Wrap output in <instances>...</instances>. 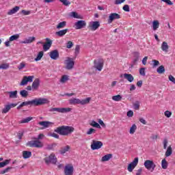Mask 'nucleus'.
<instances>
[{"mask_svg":"<svg viewBox=\"0 0 175 175\" xmlns=\"http://www.w3.org/2000/svg\"><path fill=\"white\" fill-rule=\"evenodd\" d=\"M49 100L44 98H35L30 101H25L21 104V107L24 106H42V105H47Z\"/></svg>","mask_w":175,"mask_h":175,"instance_id":"nucleus-1","label":"nucleus"},{"mask_svg":"<svg viewBox=\"0 0 175 175\" xmlns=\"http://www.w3.org/2000/svg\"><path fill=\"white\" fill-rule=\"evenodd\" d=\"M75 131V128L69 126H62L60 127H57L55 130V132L56 133H59V135H62V136H66L72 132Z\"/></svg>","mask_w":175,"mask_h":175,"instance_id":"nucleus-2","label":"nucleus"},{"mask_svg":"<svg viewBox=\"0 0 175 175\" xmlns=\"http://www.w3.org/2000/svg\"><path fill=\"white\" fill-rule=\"evenodd\" d=\"M91 101V97H88L83 100H80L79 98H71L68 100L70 105H88Z\"/></svg>","mask_w":175,"mask_h":175,"instance_id":"nucleus-3","label":"nucleus"},{"mask_svg":"<svg viewBox=\"0 0 175 175\" xmlns=\"http://www.w3.org/2000/svg\"><path fill=\"white\" fill-rule=\"evenodd\" d=\"M27 146L29 147H34L35 148H42V147H43V143L39 141V139H36L28 142L27 143Z\"/></svg>","mask_w":175,"mask_h":175,"instance_id":"nucleus-4","label":"nucleus"},{"mask_svg":"<svg viewBox=\"0 0 175 175\" xmlns=\"http://www.w3.org/2000/svg\"><path fill=\"white\" fill-rule=\"evenodd\" d=\"M103 146V143L100 141H96L95 139H93L92 141V144H91V149L93 150V151H94L95 150H99L100 148H102V147Z\"/></svg>","mask_w":175,"mask_h":175,"instance_id":"nucleus-5","label":"nucleus"},{"mask_svg":"<svg viewBox=\"0 0 175 175\" xmlns=\"http://www.w3.org/2000/svg\"><path fill=\"white\" fill-rule=\"evenodd\" d=\"M146 169L148 170H151V172H154L157 165L154 163V161L151 160H146L144 163Z\"/></svg>","mask_w":175,"mask_h":175,"instance_id":"nucleus-6","label":"nucleus"},{"mask_svg":"<svg viewBox=\"0 0 175 175\" xmlns=\"http://www.w3.org/2000/svg\"><path fill=\"white\" fill-rule=\"evenodd\" d=\"M137 163H139V158L135 157L134 160L128 165L127 170L130 173L133 172V169H135L137 166Z\"/></svg>","mask_w":175,"mask_h":175,"instance_id":"nucleus-7","label":"nucleus"},{"mask_svg":"<svg viewBox=\"0 0 175 175\" xmlns=\"http://www.w3.org/2000/svg\"><path fill=\"white\" fill-rule=\"evenodd\" d=\"M103 65H104L103 59H98L97 60H94V68L95 69L98 70V72L102 71V70L103 69Z\"/></svg>","mask_w":175,"mask_h":175,"instance_id":"nucleus-8","label":"nucleus"},{"mask_svg":"<svg viewBox=\"0 0 175 175\" xmlns=\"http://www.w3.org/2000/svg\"><path fill=\"white\" fill-rule=\"evenodd\" d=\"M45 163L49 165V163H53V165H55L57 163V157H55V154H51L49 157H46L44 159Z\"/></svg>","mask_w":175,"mask_h":175,"instance_id":"nucleus-9","label":"nucleus"},{"mask_svg":"<svg viewBox=\"0 0 175 175\" xmlns=\"http://www.w3.org/2000/svg\"><path fill=\"white\" fill-rule=\"evenodd\" d=\"M66 69L68 70H71V69L75 66V61L72 57H67V59L65 60Z\"/></svg>","mask_w":175,"mask_h":175,"instance_id":"nucleus-10","label":"nucleus"},{"mask_svg":"<svg viewBox=\"0 0 175 175\" xmlns=\"http://www.w3.org/2000/svg\"><path fill=\"white\" fill-rule=\"evenodd\" d=\"M34 76H25L22 79L20 85H27L28 83H32L33 81Z\"/></svg>","mask_w":175,"mask_h":175,"instance_id":"nucleus-11","label":"nucleus"},{"mask_svg":"<svg viewBox=\"0 0 175 175\" xmlns=\"http://www.w3.org/2000/svg\"><path fill=\"white\" fill-rule=\"evenodd\" d=\"M87 27V22L85 21H77L75 23V29H83V28H85Z\"/></svg>","mask_w":175,"mask_h":175,"instance_id":"nucleus-12","label":"nucleus"},{"mask_svg":"<svg viewBox=\"0 0 175 175\" xmlns=\"http://www.w3.org/2000/svg\"><path fill=\"white\" fill-rule=\"evenodd\" d=\"M99 27H100V23L99 21H91L89 23L88 28L90 31H96Z\"/></svg>","mask_w":175,"mask_h":175,"instance_id":"nucleus-13","label":"nucleus"},{"mask_svg":"<svg viewBox=\"0 0 175 175\" xmlns=\"http://www.w3.org/2000/svg\"><path fill=\"white\" fill-rule=\"evenodd\" d=\"M75 168L72 164H68L64 167V174L65 175H73Z\"/></svg>","mask_w":175,"mask_h":175,"instance_id":"nucleus-14","label":"nucleus"},{"mask_svg":"<svg viewBox=\"0 0 175 175\" xmlns=\"http://www.w3.org/2000/svg\"><path fill=\"white\" fill-rule=\"evenodd\" d=\"M49 111H57V113H69L72 111L71 108H51Z\"/></svg>","mask_w":175,"mask_h":175,"instance_id":"nucleus-15","label":"nucleus"},{"mask_svg":"<svg viewBox=\"0 0 175 175\" xmlns=\"http://www.w3.org/2000/svg\"><path fill=\"white\" fill-rule=\"evenodd\" d=\"M120 18H121V15L117 13H111L109 16L108 23L111 24L114 20H120Z\"/></svg>","mask_w":175,"mask_h":175,"instance_id":"nucleus-16","label":"nucleus"},{"mask_svg":"<svg viewBox=\"0 0 175 175\" xmlns=\"http://www.w3.org/2000/svg\"><path fill=\"white\" fill-rule=\"evenodd\" d=\"M45 40L46 43L43 44V50L44 51H48V50H50V47H51V45L53 44V40L49 38H46Z\"/></svg>","mask_w":175,"mask_h":175,"instance_id":"nucleus-17","label":"nucleus"},{"mask_svg":"<svg viewBox=\"0 0 175 175\" xmlns=\"http://www.w3.org/2000/svg\"><path fill=\"white\" fill-rule=\"evenodd\" d=\"M17 106V104L11 103L5 105L4 108L2 109V114H6V113H8L10 110V109H13V107H16Z\"/></svg>","mask_w":175,"mask_h":175,"instance_id":"nucleus-18","label":"nucleus"},{"mask_svg":"<svg viewBox=\"0 0 175 175\" xmlns=\"http://www.w3.org/2000/svg\"><path fill=\"white\" fill-rule=\"evenodd\" d=\"M40 126H43L42 129H46V128H50V126H53L54 125V123L49 121H42L39 122L38 123Z\"/></svg>","mask_w":175,"mask_h":175,"instance_id":"nucleus-19","label":"nucleus"},{"mask_svg":"<svg viewBox=\"0 0 175 175\" xmlns=\"http://www.w3.org/2000/svg\"><path fill=\"white\" fill-rule=\"evenodd\" d=\"M40 85V80L38 78H36L32 85H31V88L33 91H36L38 90L39 86Z\"/></svg>","mask_w":175,"mask_h":175,"instance_id":"nucleus-20","label":"nucleus"},{"mask_svg":"<svg viewBox=\"0 0 175 175\" xmlns=\"http://www.w3.org/2000/svg\"><path fill=\"white\" fill-rule=\"evenodd\" d=\"M49 56L51 59H58L59 57V53L57 50H54L50 52Z\"/></svg>","mask_w":175,"mask_h":175,"instance_id":"nucleus-21","label":"nucleus"},{"mask_svg":"<svg viewBox=\"0 0 175 175\" xmlns=\"http://www.w3.org/2000/svg\"><path fill=\"white\" fill-rule=\"evenodd\" d=\"M123 76L124 79H126V80H127V81H129V83H132L133 80H135L133 75L124 73Z\"/></svg>","mask_w":175,"mask_h":175,"instance_id":"nucleus-22","label":"nucleus"},{"mask_svg":"<svg viewBox=\"0 0 175 175\" xmlns=\"http://www.w3.org/2000/svg\"><path fill=\"white\" fill-rule=\"evenodd\" d=\"M20 10V7L15 6L12 10H10L9 12L7 13L8 16H12V14H15V13H17Z\"/></svg>","mask_w":175,"mask_h":175,"instance_id":"nucleus-23","label":"nucleus"},{"mask_svg":"<svg viewBox=\"0 0 175 175\" xmlns=\"http://www.w3.org/2000/svg\"><path fill=\"white\" fill-rule=\"evenodd\" d=\"M113 158V154H107L105 156H103L101 159V162H107L110 161Z\"/></svg>","mask_w":175,"mask_h":175,"instance_id":"nucleus-24","label":"nucleus"},{"mask_svg":"<svg viewBox=\"0 0 175 175\" xmlns=\"http://www.w3.org/2000/svg\"><path fill=\"white\" fill-rule=\"evenodd\" d=\"M68 31H69L68 29H63V30H60L59 31H57L55 33V35L57 36H59L60 38L62 37V36H64V35H66V33L68 32Z\"/></svg>","mask_w":175,"mask_h":175,"instance_id":"nucleus-25","label":"nucleus"},{"mask_svg":"<svg viewBox=\"0 0 175 175\" xmlns=\"http://www.w3.org/2000/svg\"><path fill=\"white\" fill-rule=\"evenodd\" d=\"M8 94H9V98L10 99H16L17 98V90L13 91V92H8Z\"/></svg>","mask_w":175,"mask_h":175,"instance_id":"nucleus-26","label":"nucleus"},{"mask_svg":"<svg viewBox=\"0 0 175 175\" xmlns=\"http://www.w3.org/2000/svg\"><path fill=\"white\" fill-rule=\"evenodd\" d=\"M23 157L24 159H28V158H31V157H32V152L25 150L23 152Z\"/></svg>","mask_w":175,"mask_h":175,"instance_id":"nucleus-27","label":"nucleus"},{"mask_svg":"<svg viewBox=\"0 0 175 175\" xmlns=\"http://www.w3.org/2000/svg\"><path fill=\"white\" fill-rule=\"evenodd\" d=\"M36 40L35 37H29L26 38L24 41L22 42L24 44H29V43H32Z\"/></svg>","mask_w":175,"mask_h":175,"instance_id":"nucleus-28","label":"nucleus"},{"mask_svg":"<svg viewBox=\"0 0 175 175\" xmlns=\"http://www.w3.org/2000/svg\"><path fill=\"white\" fill-rule=\"evenodd\" d=\"M161 50L165 53H167V50H169V45H167V42H163L161 44Z\"/></svg>","mask_w":175,"mask_h":175,"instance_id":"nucleus-29","label":"nucleus"},{"mask_svg":"<svg viewBox=\"0 0 175 175\" xmlns=\"http://www.w3.org/2000/svg\"><path fill=\"white\" fill-rule=\"evenodd\" d=\"M89 124L91 126H93V128H98V129H100V125L95 122V120H92L90 122Z\"/></svg>","mask_w":175,"mask_h":175,"instance_id":"nucleus-30","label":"nucleus"},{"mask_svg":"<svg viewBox=\"0 0 175 175\" xmlns=\"http://www.w3.org/2000/svg\"><path fill=\"white\" fill-rule=\"evenodd\" d=\"M173 154V150L172 149V146L167 147V150L165 152V157H170Z\"/></svg>","mask_w":175,"mask_h":175,"instance_id":"nucleus-31","label":"nucleus"},{"mask_svg":"<svg viewBox=\"0 0 175 175\" xmlns=\"http://www.w3.org/2000/svg\"><path fill=\"white\" fill-rule=\"evenodd\" d=\"M153 31H157V28H159V21H154L152 22Z\"/></svg>","mask_w":175,"mask_h":175,"instance_id":"nucleus-32","label":"nucleus"},{"mask_svg":"<svg viewBox=\"0 0 175 175\" xmlns=\"http://www.w3.org/2000/svg\"><path fill=\"white\" fill-rule=\"evenodd\" d=\"M10 159H7L3 162H0V169L2 167H5V166H8L9 163H10Z\"/></svg>","mask_w":175,"mask_h":175,"instance_id":"nucleus-33","label":"nucleus"},{"mask_svg":"<svg viewBox=\"0 0 175 175\" xmlns=\"http://www.w3.org/2000/svg\"><path fill=\"white\" fill-rule=\"evenodd\" d=\"M66 27V21L60 22L56 27L57 29H61Z\"/></svg>","mask_w":175,"mask_h":175,"instance_id":"nucleus-34","label":"nucleus"},{"mask_svg":"<svg viewBox=\"0 0 175 175\" xmlns=\"http://www.w3.org/2000/svg\"><path fill=\"white\" fill-rule=\"evenodd\" d=\"M31 120H33V118H32V117H27V118L21 120L20 121V124H27V122H29V121H31Z\"/></svg>","mask_w":175,"mask_h":175,"instance_id":"nucleus-35","label":"nucleus"},{"mask_svg":"<svg viewBox=\"0 0 175 175\" xmlns=\"http://www.w3.org/2000/svg\"><path fill=\"white\" fill-rule=\"evenodd\" d=\"M137 129V126L136 124H133L132 126L130 128L129 133L131 135H133L136 132V130Z\"/></svg>","mask_w":175,"mask_h":175,"instance_id":"nucleus-36","label":"nucleus"},{"mask_svg":"<svg viewBox=\"0 0 175 175\" xmlns=\"http://www.w3.org/2000/svg\"><path fill=\"white\" fill-rule=\"evenodd\" d=\"M70 17H73V18H81L80 15H79V14L77 12H70Z\"/></svg>","mask_w":175,"mask_h":175,"instance_id":"nucleus-37","label":"nucleus"},{"mask_svg":"<svg viewBox=\"0 0 175 175\" xmlns=\"http://www.w3.org/2000/svg\"><path fill=\"white\" fill-rule=\"evenodd\" d=\"M122 99V96L121 95L118 94L116 96H112V100H114L115 102H120Z\"/></svg>","mask_w":175,"mask_h":175,"instance_id":"nucleus-38","label":"nucleus"},{"mask_svg":"<svg viewBox=\"0 0 175 175\" xmlns=\"http://www.w3.org/2000/svg\"><path fill=\"white\" fill-rule=\"evenodd\" d=\"M157 73L159 75H162V73H165V67L163 66H160L157 70Z\"/></svg>","mask_w":175,"mask_h":175,"instance_id":"nucleus-39","label":"nucleus"},{"mask_svg":"<svg viewBox=\"0 0 175 175\" xmlns=\"http://www.w3.org/2000/svg\"><path fill=\"white\" fill-rule=\"evenodd\" d=\"M20 38V34H15L10 37V42H13L14 40H17Z\"/></svg>","mask_w":175,"mask_h":175,"instance_id":"nucleus-40","label":"nucleus"},{"mask_svg":"<svg viewBox=\"0 0 175 175\" xmlns=\"http://www.w3.org/2000/svg\"><path fill=\"white\" fill-rule=\"evenodd\" d=\"M20 95L22 98H27L28 96V91L23 90L20 92Z\"/></svg>","mask_w":175,"mask_h":175,"instance_id":"nucleus-41","label":"nucleus"},{"mask_svg":"<svg viewBox=\"0 0 175 175\" xmlns=\"http://www.w3.org/2000/svg\"><path fill=\"white\" fill-rule=\"evenodd\" d=\"M167 161H166L165 159H163L161 161V167L163 169H167Z\"/></svg>","mask_w":175,"mask_h":175,"instance_id":"nucleus-42","label":"nucleus"},{"mask_svg":"<svg viewBox=\"0 0 175 175\" xmlns=\"http://www.w3.org/2000/svg\"><path fill=\"white\" fill-rule=\"evenodd\" d=\"M43 57V51H40L38 53L36 58L34 59V61H40L42 59V58Z\"/></svg>","mask_w":175,"mask_h":175,"instance_id":"nucleus-43","label":"nucleus"},{"mask_svg":"<svg viewBox=\"0 0 175 175\" xmlns=\"http://www.w3.org/2000/svg\"><path fill=\"white\" fill-rule=\"evenodd\" d=\"M70 148V147L69 146H66L64 148H62L60 150V152L62 154H65V152H68V151H69V149Z\"/></svg>","mask_w":175,"mask_h":175,"instance_id":"nucleus-44","label":"nucleus"},{"mask_svg":"<svg viewBox=\"0 0 175 175\" xmlns=\"http://www.w3.org/2000/svg\"><path fill=\"white\" fill-rule=\"evenodd\" d=\"M69 80V76L68 75H63L60 79V83H66Z\"/></svg>","mask_w":175,"mask_h":175,"instance_id":"nucleus-45","label":"nucleus"},{"mask_svg":"<svg viewBox=\"0 0 175 175\" xmlns=\"http://www.w3.org/2000/svg\"><path fill=\"white\" fill-rule=\"evenodd\" d=\"M12 167H8L0 172V174H5V173H9L10 170H12Z\"/></svg>","mask_w":175,"mask_h":175,"instance_id":"nucleus-46","label":"nucleus"},{"mask_svg":"<svg viewBox=\"0 0 175 175\" xmlns=\"http://www.w3.org/2000/svg\"><path fill=\"white\" fill-rule=\"evenodd\" d=\"M55 147H57V144H51L47 145L46 150H54Z\"/></svg>","mask_w":175,"mask_h":175,"instance_id":"nucleus-47","label":"nucleus"},{"mask_svg":"<svg viewBox=\"0 0 175 175\" xmlns=\"http://www.w3.org/2000/svg\"><path fill=\"white\" fill-rule=\"evenodd\" d=\"M86 133L88 135H92V133H96V130L93 128H90L89 129V131L86 132Z\"/></svg>","mask_w":175,"mask_h":175,"instance_id":"nucleus-48","label":"nucleus"},{"mask_svg":"<svg viewBox=\"0 0 175 175\" xmlns=\"http://www.w3.org/2000/svg\"><path fill=\"white\" fill-rule=\"evenodd\" d=\"M152 66L153 68H157V66H159V61L157 60V59H153L152 60Z\"/></svg>","mask_w":175,"mask_h":175,"instance_id":"nucleus-49","label":"nucleus"},{"mask_svg":"<svg viewBox=\"0 0 175 175\" xmlns=\"http://www.w3.org/2000/svg\"><path fill=\"white\" fill-rule=\"evenodd\" d=\"M167 143H169V141H167V139H164L163 141V145L164 150H166L167 148Z\"/></svg>","mask_w":175,"mask_h":175,"instance_id":"nucleus-50","label":"nucleus"},{"mask_svg":"<svg viewBox=\"0 0 175 175\" xmlns=\"http://www.w3.org/2000/svg\"><path fill=\"white\" fill-rule=\"evenodd\" d=\"M0 69H9V64H2L0 65Z\"/></svg>","mask_w":175,"mask_h":175,"instance_id":"nucleus-51","label":"nucleus"},{"mask_svg":"<svg viewBox=\"0 0 175 175\" xmlns=\"http://www.w3.org/2000/svg\"><path fill=\"white\" fill-rule=\"evenodd\" d=\"M25 68V64L24 62H21L18 66V69L19 70H23Z\"/></svg>","mask_w":175,"mask_h":175,"instance_id":"nucleus-52","label":"nucleus"},{"mask_svg":"<svg viewBox=\"0 0 175 175\" xmlns=\"http://www.w3.org/2000/svg\"><path fill=\"white\" fill-rule=\"evenodd\" d=\"M60 2H62L63 5H64V6H69V5L70 4V1H68V0H59Z\"/></svg>","mask_w":175,"mask_h":175,"instance_id":"nucleus-53","label":"nucleus"},{"mask_svg":"<svg viewBox=\"0 0 175 175\" xmlns=\"http://www.w3.org/2000/svg\"><path fill=\"white\" fill-rule=\"evenodd\" d=\"M139 75L141 76H146V68H141L139 69Z\"/></svg>","mask_w":175,"mask_h":175,"instance_id":"nucleus-54","label":"nucleus"},{"mask_svg":"<svg viewBox=\"0 0 175 175\" xmlns=\"http://www.w3.org/2000/svg\"><path fill=\"white\" fill-rule=\"evenodd\" d=\"M73 47V42L72 41H68L66 44L67 49H72Z\"/></svg>","mask_w":175,"mask_h":175,"instance_id":"nucleus-55","label":"nucleus"},{"mask_svg":"<svg viewBox=\"0 0 175 175\" xmlns=\"http://www.w3.org/2000/svg\"><path fill=\"white\" fill-rule=\"evenodd\" d=\"M164 114L167 118H170V117H172V112L170 111H165Z\"/></svg>","mask_w":175,"mask_h":175,"instance_id":"nucleus-56","label":"nucleus"},{"mask_svg":"<svg viewBox=\"0 0 175 175\" xmlns=\"http://www.w3.org/2000/svg\"><path fill=\"white\" fill-rule=\"evenodd\" d=\"M133 107H134L135 110H139V109L140 107V104L139 103V102H136L135 103H134Z\"/></svg>","mask_w":175,"mask_h":175,"instance_id":"nucleus-57","label":"nucleus"},{"mask_svg":"<svg viewBox=\"0 0 175 175\" xmlns=\"http://www.w3.org/2000/svg\"><path fill=\"white\" fill-rule=\"evenodd\" d=\"M79 53H80V46L77 45L75 47V55H79Z\"/></svg>","mask_w":175,"mask_h":175,"instance_id":"nucleus-58","label":"nucleus"},{"mask_svg":"<svg viewBox=\"0 0 175 175\" xmlns=\"http://www.w3.org/2000/svg\"><path fill=\"white\" fill-rule=\"evenodd\" d=\"M49 136H51V137H55V139H59V135L55 133L49 134Z\"/></svg>","mask_w":175,"mask_h":175,"instance_id":"nucleus-59","label":"nucleus"},{"mask_svg":"<svg viewBox=\"0 0 175 175\" xmlns=\"http://www.w3.org/2000/svg\"><path fill=\"white\" fill-rule=\"evenodd\" d=\"M22 13L23 14H24V16H29V14H31V11H27L25 10H22Z\"/></svg>","mask_w":175,"mask_h":175,"instance_id":"nucleus-60","label":"nucleus"},{"mask_svg":"<svg viewBox=\"0 0 175 175\" xmlns=\"http://www.w3.org/2000/svg\"><path fill=\"white\" fill-rule=\"evenodd\" d=\"M123 10H124V12H130L129 5H124L123 6Z\"/></svg>","mask_w":175,"mask_h":175,"instance_id":"nucleus-61","label":"nucleus"},{"mask_svg":"<svg viewBox=\"0 0 175 175\" xmlns=\"http://www.w3.org/2000/svg\"><path fill=\"white\" fill-rule=\"evenodd\" d=\"M147 59H148V56H146L143 58L142 59V64L144 65H147Z\"/></svg>","mask_w":175,"mask_h":175,"instance_id":"nucleus-62","label":"nucleus"},{"mask_svg":"<svg viewBox=\"0 0 175 175\" xmlns=\"http://www.w3.org/2000/svg\"><path fill=\"white\" fill-rule=\"evenodd\" d=\"M169 80H170V81H172V83H174V84H175V78H174V77H173L172 75H170L169 76Z\"/></svg>","mask_w":175,"mask_h":175,"instance_id":"nucleus-63","label":"nucleus"},{"mask_svg":"<svg viewBox=\"0 0 175 175\" xmlns=\"http://www.w3.org/2000/svg\"><path fill=\"white\" fill-rule=\"evenodd\" d=\"M127 117H133V111L130 110L127 112Z\"/></svg>","mask_w":175,"mask_h":175,"instance_id":"nucleus-64","label":"nucleus"}]
</instances>
